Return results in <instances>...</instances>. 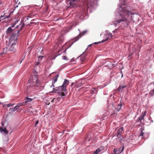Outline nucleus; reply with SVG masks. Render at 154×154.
I'll return each instance as SVG.
<instances>
[{
	"label": "nucleus",
	"mask_w": 154,
	"mask_h": 154,
	"mask_svg": "<svg viewBox=\"0 0 154 154\" xmlns=\"http://www.w3.org/2000/svg\"><path fill=\"white\" fill-rule=\"evenodd\" d=\"M29 82L27 84L26 92L27 94L32 93L36 88L41 86V82L38 79L37 73H34L30 77Z\"/></svg>",
	"instance_id": "nucleus-1"
},
{
	"label": "nucleus",
	"mask_w": 154,
	"mask_h": 154,
	"mask_svg": "<svg viewBox=\"0 0 154 154\" xmlns=\"http://www.w3.org/2000/svg\"><path fill=\"white\" fill-rule=\"evenodd\" d=\"M69 81L65 79L62 85L56 88H53L52 90L50 92L52 93H57L61 96H64L66 95V87L69 84Z\"/></svg>",
	"instance_id": "nucleus-2"
},
{
	"label": "nucleus",
	"mask_w": 154,
	"mask_h": 154,
	"mask_svg": "<svg viewBox=\"0 0 154 154\" xmlns=\"http://www.w3.org/2000/svg\"><path fill=\"white\" fill-rule=\"evenodd\" d=\"M120 8H121L122 12L125 16H124L123 14H121L120 16L122 17V19H116L113 21V23L115 26L119 25L120 23L126 21L127 19L126 16L127 15H129L132 14L131 11H129L127 9L125 5H122V6L120 5Z\"/></svg>",
	"instance_id": "nucleus-3"
},
{
	"label": "nucleus",
	"mask_w": 154,
	"mask_h": 154,
	"mask_svg": "<svg viewBox=\"0 0 154 154\" xmlns=\"http://www.w3.org/2000/svg\"><path fill=\"white\" fill-rule=\"evenodd\" d=\"M19 30H16L15 31L14 33H13L12 35L10 36L9 41L10 43L14 42L16 43L17 39V37L19 35Z\"/></svg>",
	"instance_id": "nucleus-4"
},
{
	"label": "nucleus",
	"mask_w": 154,
	"mask_h": 154,
	"mask_svg": "<svg viewBox=\"0 0 154 154\" xmlns=\"http://www.w3.org/2000/svg\"><path fill=\"white\" fill-rule=\"evenodd\" d=\"M1 124L2 126H3V127H0V132L1 133L3 132L5 134H8V131L7 130L5 126H4V123L2 122Z\"/></svg>",
	"instance_id": "nucleus-5"
},
{
	"label": "nucleus",
	"mask_w": 154,
	"mask_h": 154,
	"mask_svg": "<svg viewBox=\"0 0 154 154\" xmlns=\"http://www.w3.org/2000/svg\"><path fill=\"white\" fill-rule=\"evenodd\" d=\"M77 0H67L66 4L69 5V6L73 7L76 4Z\"/></svg>",
	"instance_id": "nucleus-6"
},
{
	"label": "nucleus",
	"mask_w": 154,
	"mask_h": 154,
	"mask_svg": "<svg viewBox=\"0 0 154 154\" xmlns=\"http://www.w3.org/2000/svg\"><path fill=\"white\" fill-rule=\"evenodd\" d=\"M10 43L11 45L9 49V51H11L12 53H14L16 51V46L15 45L16 43H14V42H12Z\"/></svg>",
	"instance_id": "nucleus-7"
},
{
	"label": "nucleus",
	"mask_w": 154,
	"mask_h": 154,
	"mask_svg": "<svg viewBox=\"0 0 154 154\" xmlns=\"http://www.w3.org/2000/svg\"><path fill=\"white\" fill-rule=\"evenodd\" d=\"M121 148V147H120V149L118 148H115L114 150V154H119L121 153L124 150V146H123L122 147V149L121 150H120V149Z\"/></svg>",
	"instance_id": "nucleus-8"
},
{
	"label": "nucleus",
	"mask_w": 154,
	"mask_h": 154,
	"mask_svg": "<svg viewBox=\"0 0 154 154\" xmlns=\"http://www.w3.org/2000/svg\"><path fill=\"white\" fill-rule=\"evenodd\" d=\"M123 128L121 127L118 131L117 136L119 138H121L122 137V134L123 133Z\"/></svg>",
	"instance_id": "nucleus-9"
},
{
	"label": "nucleus",
	"mask_w": 154,
	"mask_h": 154,
	"mask_svg": "<svg viewBox=\"0 0 154 154\" xmlns=\"http://www.w3.org/2000/svg\"><path fill=\"white\" fill-rule=\"evenodd\" d=\"M59 77V75L57 74L53 78L52 81V84L51 86V88H54L55 86L54 85V83L57 81V79Z\"/></svg>",
	"instance_id": "nucleus-10"
},
{
	"label": "nucleus",
	"mask_w": 154,
	"mask_h": 154,
	"mask_svg": "<svg viewBox=\"0 0 154 154\" xmlns=\"http://www.w3.org/2000/svg\"><path fill=\"white\" fill-rule=\"evenodd\" d=\"M87 32V31L85 30L80 33L78 36L77 37H76L75 38V41H74V42H75L76 41L78 40L82 36L85 35V33H86Z\"/></svg>",
	"instance_id": "nucleus-11"
},
{
	"label": "nucleus",
	"mask_w": 154,
	"mask_h": 154,
	"mask_svg": "<svg viewBox=\"0 0 154 154\" xmlns=\"http://www.w3.org/2000/svg\"><path fill=\"white\" fill-rule=\"evenodd\" d=\"M146 113V111L142 112L141 115L139 117V121H140L141 123H142V120L144 119V116H145Z\"/></svg>",
	"instance_id": "nucleus-12"
},
{
	"label": "nucleus",
	"mask_w": 154,
	"mask_h": 154,
	"mask_svg": "<svg viewBox=\"0 0 154 154\" xmlns=\"http://www.w3.org/2000/svg\"><path fill=\"white\" fill-rule=\"evenodd\" d=\"M108 36L106 37V38L105 39H104L102 40L101 42H104L105 41H107L109 39H111L112 37V35L111 33H109L108 34Z\"/></svg>",
	"instance_id": "nucleus-13"
},
{
	"label": "nucleus",
	"mask_w": 154,
	"mask_h": 154,
	"mask_svg": "<svg viewBox=\"0 0 154 154\" xmlns=\"http://www.w3.org/2000/svg\"><path fill=\"white\" fill-rule=\"evenodd\" d=\"M24 23L23 22H22V21H21V23H20V25L19 26H17L16 28L19 27L20 30H19L20 31V30H21L22 29V28H23V27H24Z\"/></svg>",
	"instance_id": "nucleus-14"
},
{
	"label": "nucleus",
	"mask_w": 154,
	"mask_h": 154,
	"mask_svg": "<svg viewBox=\"0 0 154 154\" xmlns=\"http://www.w3.org/2000/svg\"><path fill=\"white\" fill-rule=\"evenodd\" d=\"M10 14H9L8 15H5V14H4L3 15L1 16L0 17V19L1 20H3V19H4L5 18H7L8 17H9L10 16Z\"/></svg>",
	"instance_id": "nucleus-15"
},
{
	"label": "nucleus",
	"mask_w": 154,
	"mask_h": 154,
	"mask_svg": "<svg viewBox=\"0 0 154 154\" xmlns=\"http://www.w3.org/2000/svg\"><path fill=\"white\" fill-rule=\"evenodd\" d=\"M127 86V85H120L119 87L117 89L120 91V90H122L125 88Z\"/></svg>",
	"instance_id": "nucleus-16"
},
{
	"label": "nucleus",
	"mask_w": 154,
	"mask_h": 154,
	"mask_svg": "<svg viewBox=\"0 0 154 154\" xmlns=\"http://www.w3.org/2000/svg\"><path fill=\"white\" fill-rule=\"evenodd\" d=\"M86 54L85 53H83L81 57V61H83L85 59V57Z\"/></svg>",
	"instance_id": "nucleus-17"
},
{
	"label": "nucleus",
	"mask_w": 154,
	"mask_h": 154,
	"mask_svg": "<svg viewBox=\"0 0 154 154\" xmlns=\"http://www.w3.org/2000/svg\"><path fill=\"white\" fill-rule=\"evenodd\" d=\"M25 101L24 102L25 104H26V103H27L31 102L32 100V99L31 98H29L27 97H26L25 98Z\"/></svg>",
	"instance_id": "nucleus-18"
},
{
	"label": "nucleus",
	"mask_w": 154,
	"mask_h": 154,
	"mask_svg": "<svg viewBox=\"0 0 154 154\" xmlns=\"http://www.w3.org/2000/svg\"><path fill=\"white\" fill-rule=\"evenodd\" d=\"M34 16V15L32 14H29L27 18L26 19L25 22H26L27 20H28L29 18H32Z\"/></svg>",
	"instance_id": "nucleus-19"
},
{
	"label": "nucleus",
	"mask_w": 154,
	"mask_h": 154,
	"mask_svg": "<svg viewBox=\"0 0 154 154\" xmlns=\"http://www.w3.org/2000/svg\"><path fill=\"white\" fill-rule=\"evenodd\" d=\"M140 132L139 134L140 136H143V134H144V132H143V131L144 130V129L141 128H140Z\"/></svg>",
	"instance_id": "nucleus-20"
},
{
	"label": "nucleus",
	"mask_w": 154,
	"mask_h": 154,
	"mask_svg": "<svg viewBox=\"0 0 154 154\" xmlns=\"http://www.w3.org/2000/svg\"><path fill=\"white\" fill-rule=\"evenodd\" d=\"M12 31V30L11 27H9L6 31V32L7 33H11Z\"/></svg>",
	"instance_id": "nucleus-21"
},
{
	"label": "nucleus",
	"mask_w": 154,
	"mask_h": 154,
	"mask_svg": "<svg viewBox=\"0 0 154 154\" xmlns=\"http://www.w3.org/2000/svg\"><path fill=\"white\" fill-rule=\"evenodd\" d=\"M26 105V104H25L23 102L22 103H18L17 105L18 108H19L21 106H25Z\"/></svg>",
	"instance_id": "nucleus-22"
},
{
	"label": "nucleus",
	"mask_w": 154,
	"mask_h": 154,
	"mask_svg": "<svg viewBox=\"0 0 154 154\" xmlns=\"http://www.w3.org/2000/svg\"><path fill=\"white\" fill-rule=\"evenodd\" d=\"M43 57V56H39L38 57L39 62L37 63L36 64L37 65H38L39 64V63H40V62L42 61V58Z\"/></svg>",
	"instance_id": "nucleus-23"
},
{
	"label": "nucleus",
	"mask_w": 154,
	"mask_h": 154,
	"mask_svg": "<svg viewBox=\"0 0 154 154\" xmlns=\"http://www.w3.org/2000/svg\"><path fill=\"white\" fill-rule=\"evenodd\" d=\"M100 151V148H98L93 154H97Z\"/></svg>",
	"instance_id": "nucleus-24"
},
{
	"label": "nucleus",
	"mask_w": 154,
	"mask_h": 154,
	"mask_svg": "<svg viewBox=\"0 0 154 154\" xmlns=\"http://www.w3.org/2000/svg\"><path fill=\"white\" fill-rule=\"evenodd\" d=\"M149 94L153 96L154 95V89L151 90L149 93Z\"/></svg>",
	"instance_id": "nucleus-25"
},
{
	"label": "nucleus",
	"mask_w": 154,
	"mask_h": 154,
	"mask_svg": "<svg viewBox=\"0 0 154 154\" xmlns=\"http://www.w3.org/2000/svg\"><path fill=\"white\" fill-rule=\"evenodd\" d=\"M14 104L9 103L6 105L7 107H11L13 106Z\"/></svg>",
	"instance_id": "nucleus-26"
},
{
	"label": "nucleus",
	"mask_w": 154,
	"mask_h": 154,
	"mask_svg": "<svg viewBox=\"0 0 154 154\" xmlns=\"http://www.w3.org/2000/svg\"><path fill=\"white\" fill-rule=\"evenodd\" d=\"M117 106H118V108L119 106H120L119 108H118V109H117V111L118 112H119V110H120V109H121V106H122V104H119L118 105H117Z\"/></svg>",
	"instance_id": "nucleus-27"
},
{
	"label": "nucleus",
	"mask_w": 154,
	"mask_h": 154,
	"mask_svg": "<svg viewBox=\"0 0 154 154\" xmlns=\"http://www.w3.org/2000/svg\"><path fill=\"white\" fill-rule=\"evenodd\" d=\"M9 111L11 112H14L15 111L13 108H10L9 109Z\"/></svg>",
	"instance_id": "nucleus-28"
},
{
	"label": "nucleus",
	"mask_w": 154,
	"mask_h": 154,
	"mask_svg": "<svg viewBox=\"0 0 154 154\" xmlns=\"http://www.w3.org/2000/svg\"><path fill=\"white\" fill-rule=\"evenodd\" d=\"M38 23V22H37L36 23L35 22H30V23L29 24H30V25H31V24H36V23Z\"/></svg>",
	"instance_id": "nucleus-29"
},
{
	"label": "nucleus",
	"mask_w": 154,
	"mask_h": 154,
	"mask_svg": "<svg viewBox=\"0 0 154 154\" xmlns=\"http://www.w3.org/2000/svg\"><path fill=\"white\" fill-rule=\"evenodd\" d=\"M15 111L17 110L19 108L18 106L16 105L14 108H13Z\"/></svg>",
	"instance_id": "nucleus-30"
},
{
	"label": "nucleus",
	"mask_w": 154,
	"mask_h": 154,
	"mask_svg": "<svg viewBox=\"0 0 154 154\" xmlns=\"http://www.w3.org/2000/svg\"><path fill=\"white\" fill-rule=\"evenodd\" d=\"M38 120L36 121L35 123V126H36V125L38 124Z\"/></svg>",
	"instance_id": "nucleus-31"
},
{
	"label": "nucleus",
	"mask_w": 154,
	"mask_h": 154,
	"mask_svg": "<svg viewBox=\"0 0 154 154\" xmlns=\"http://www.w3.org/2000/svg\"><path fill=\"white\" fill-rule=\"evenodd\" d=\"M100 42H94V44H99V43H100Z\"/></svg>",
	"instance_id": "nucleus-32"
},
{
	"label": "nucleus",
	"mask_w": 154,
	"mask_h": 154,
	"mask_svg": "<svg viewBox=\"0 0 154 154\" xmlns=\"http://www.w3.org/2000/svg\"><path fill=\"white\" fill-rule=\"evenodd\" d=\"M75 84V83H72V84L71 85V86L72 87L73 85L74 84Z\"/></svg>",
	"instance_id": "nucleus-33"
},
{
	"label": "nucleus",
	"mask_w": 154,
	"mask_h": 154,
	"mask_svg": "<svg viewBox=\"0 0 154 154\" xmlns=\"http://www.w3.org/2000/svg\"><path fill=\"white\" fill-rule=\"evenodd\" d=\"M62 58L63 59L65 60L66 59V57L65 56H63L62 57Z\"/></svg>",
	"instance_id": "nucleus-34"
},
{
	"label": "nucleus",
	"mask_w": 154,
	"mask_h": 154,
	"mask_svg": "<svg viewBox=\"0 0 154 154\" xmlns=\"http://www.w3.org/2000/svg\"><path fill=\"white\" fill-rule=\"evenodd\" d=\"M15 25V23H13L11 25V27H14Z\"/></svg>",
	"instance_id": "nucleus-35"
},
{
	"label": "nucleus",
	"mask_w": 154,
	"mask_h": 154,
	"mask_svg": "<svg viewBox=\"0 0 154 154\" xmlns=\"http://www.w3.org/2000/svg\"><path fill=\"white\" fill-rule=\"evenodd\" d=\"M128 59H131V56H128Z\"/></svg>",
	"instance_id": "nucleus-36"
},
{
	"label": "nucleus",
	"mask_w": 154,
	"mask_h": 154,
	"mask_svg": "<svg viewBox=\"0 0 154 154\" xmlns=\"http://www.w3.org/2000/svg\"><path fill=\"white\" fill-rule=\"evenodd\" d=\"M18 20H16V21H15V24H16V23L18 22Z\"/></svg>",
	"instance_id": "nucleus-37"
},
{
	"label": "nucleus",
	"mask_w": 154,
	"mask_h": 154,
	"mask_svg": "<svg viewBox=\"0 0 154 154\" xmlns=\"http://www.w3.org/2000/svg\"><path fill=\"white\" fill-rule=\"evenodd\" d=\"M1 1L0 0V7H1Z\"/></svg>",
	"instance_id": "nucleus-38"
},
{
	"label": "nucleus",
	"mask_w": 154,
	"mask_h": 154,
	"mask_svg": "<svg viewBox=\"0 0 154 154\" xmlns=\"http://www.w3.org/2000/svg\"><path fill=\"white\" fill-rule=\"evenodd\" d=\"M92 44H91V45H90L89 46H91V45H92Z\"/></svg>",
	"instance_id": "nucleus-39"
},
{
	"label": "nucleus",
	"mask_w": 154,
	"mask_h": 154,
	"mask_svg": "<svg viewBox=\"0 0 154 154\" xmlns=\"http://www.w3.org/2000/svg\"><path fill=\"white\" fill-rule=\"evenodd\" d=\"M32 20L34 21V20H32Z\"/></svg>",
	"instance_id": "nucleus-40"
},
{
	"label": "nucleus",
	"mask_w": 154,
	"mask_h": 154,
	"mask_svg": "<svg viewBox=\"0 0 154 154\" xmlns=\"http://www.w3.org/2000/svg\"><path fill=\"white\" fill-rule=\"evenodd\" d=\"M1 19H0V22H1Z\"/></svg>",
	"instance_id": "nucleus-41"
},
{
	"label": "nucleus",
	"mask_w": 154,
	"mask_h": 154,
	"mask_svg": "<svg viewBox=\"0 0 154 154\" xmlns=\"http://www.w3.org/2000/svg\"><path fill=\"white\" fill-rule=\"evenodd\" d=\"M152 83H153L154 84V82Z\"/></svg>",
	"instance_id": "nucleus-42"
},
{
	"label": "nucleus",
	"mask_w": 154,
	"mask_h": 154,
	"mask_svg": "<svg viewBox=\"0 0 154 154\" xmlns=\"http://www.w3.org/2000/svg\"><path fill=\"white\" fill-rule=\"evenodd\" d=\"M123 76V75L122 74V77Z\"/></svg>",
	"instance_id": "nucleus-43"
}]
</instances>
